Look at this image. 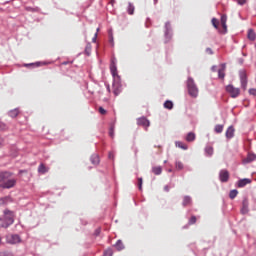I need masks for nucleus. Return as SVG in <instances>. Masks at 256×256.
<instances>
[{"label":"nucleus","mask_w":256,"mask_h":256,"mask_svg":"<svg viewBox=\"0 0 256 256\" xmlns=\"http://www.w3.org/2000/svg\"><path fill=\"white\" fill-rule=\"evenodd\" d=\"M13 177V172L1 171L0 172V184L2 189H13L17 185V180Z\"/></svg>","instance_id":"1"},{"label":"nucleus","mask_w":256,"mask_h":256,"mask_svg":"<svg viewBox=\"0 0 256 256\" xmlns=\"http://www.w3.org/2000/svg\"><path fill=\"white\" fill-rule=\"evenodd\" d=\"M15 223V213L9 209L4 210V217H0V227L7 229Z\"/></svg>","instance_id":"2"},{"label":"nucleus","mask_w":256,"mask_h":256,"mask_svg":"<svg viewBox=\"0 0 256 256\" xmlns=\"http://www.w3.org/2000/svg\"><path fill=\"white\" fill-rule=\"evenodd\" d=\"M187 89L190 97H197V95H199V89L192 77H188Z\"/></svg>","instance_id":"3"},{"label":"nucleus","mask_w":256,"mask_h":256,"mask_svg":"<svg viewBox=\"0 0 256 256\" xmlns=\"http://www.w3.org/2000/svg\"><path fill=\"white\" fill-rule=\"evenodd\" d=\"M226 91L229 93L232 99H237L238 95H241V90L239 88H235V86L229 84L226 86Z\"/></svg>","instance_id":"4"},{"label":"nucleus","mask_w":256,"mask_h":256,"mask_svg":"<svg viewBox=\"0 0 256 256\" xmlns=\"http://www.w3.org/2000/svg\"><path fill=\"white\" fill-rule=\"evenodd\" d=\"M239 77H240L241 88L243 89V91H247V71L240 70Z\"/></svg>","instance_id":"5"},{"label":"nucleus","mask_w":256,"mask_h":256,"mask_svg":"<svg viewBox=\"0 0 256 256\" xmlns=\"http://www.w3.org/2000/svg\"><path fill=\"white\" fill-rule=\"evenodd\" d=\"M137 125L139 127H144V129H147V127L151 125V122L149 121V119L143 116L137 119Z\"/></svg>","instance_id":"6"},{"label":"nucleus","mask_w":256,"mask_h":256,"mask_svg":"<svg viewBox=\"0 0 256 256\" xmlns=\"http://www.w3.org/2000/svg\"><path fill=\"white\" fill-rule=\"evenodd\" d=\"M219 180L221 183H227L229 181V171L227 169L220 170Z\"/></svg>","instance_id":"7"},{"label":"nucleus","mask_w":256,"mask_h":256,"mask_svg":"<svg viewBox=\"0 0 256 256\" xmlns=\"http://www.w3.org/2000/svg\"><path fill=\"white\" fill-rule=\"evenodd\" d=\"M242 215H247L249 213V199L244 198L242 201V208H241Z\"/></svg>","instance_id":"8"},{"label":"nucleus","mask_w":256,"mask_h":256,"mask_svg":"<svg viewBox=\"0 0 256 256\" xmlns=\"http://www.w3.org/2000/svg\"><path fill=\"white\" fill-rule=\"evenodd\" d=\"M250 183H252L251 179L243 178V179L238 180L236 185H237L238 188H243L247 185H250Z\"/></svg>","instance_id":"9"},{"label":"nucleus","mask_w":256,"mask_h":256,"mask_svg":"<svg viewBox=\"0 0 256 256\" xmlns=\"http://www.w3.org/2000/svg\"><path fill=\"white\" fill-rule=\"evenodd\" d=\"M7 243H10V245H15L16 243H21V237L17 234H14L11 236L10 239L7 240Z\"/></svg>","instance_id":"10"},{"label":"nucleus","mask_w":256,"mask_h":256,"mask_svg":"<svg viewBox=\"0 0 256 256\" xmlns=\"http://www.w3.org/2000/svg\"><path fill=\"white\" fill-rule=\"evenodd\" d=\"M225 135L226 138L233 139V137H235V128L233 126H229Z\"/></svg>","instance_id":"11"},{"label":"nucleus","mask_w":256,"mask_h":256,"mask_svg":"<svg viewBox=\"0 0 256 256\" xmlns=\"http://www.w3.org/2000/svg\"><path fill=\"white\" fill-rule=\"evenodd\" d=\"M90 161H91L92 165H95L97 167V165H99V163H101L99 154H92L90 157Z\"/></svg>","instance_id":"12"},{"label":"nucleus","mask_w":256,"mask_h":256,"mask_svg":"<svg viewBox=\"0 0 256 256\" xmlns=\"http://www.w3.org/2000/svg\"><path fill=\"white\" fill-rule=\"evenodd\" d=\"M182 205L183 207H190V205H193V199L191 196H184Z\"/></svg>","instance_id":"13"},{"label":"nucleus","mask_w":256,"mask_h":256,"mask_svg":"<svg viewBox=\"0 0 256 256\" xmlns=\"http://www.w3.org/2000/svg\"><path fill=\"white\" fill-rule=\"evenodd\" d=\"M165 37L171 39V22L165 23Z\"/></svg>","instance_id":"14"},{"label":"nucleus","mask_w":256,"mask_h":256,"mask_svg":"<svg viewBox=\"0 0 256 256\" xmlns=\"http://www.w3.org/2000/svg\"><path fill=\"white\" fill-rule=\"evenodd\" d=\"M227 68L226 64H221V69L218 70L219 79H225V69Z\"/></svg>","instance_id":"15"},{"label":"nucleus","mask_w":256,"mask_h":256,"mask_svg":"<svg viewBox=\"0 0 256 256\" xmlns=\"http://www.w3.org/2000/svg\"><path fill=\"white\" fill-rule=\"evenodd\" d=\"M114 247L116 251H123V249H125V244H123V241L117 240V242L114 244Z\"/></svg>","instance_id":"16"},{"label":"nucleus","mask_w":256,"mask_h":256,"mask_svg":"<svg viewBox=\"0 0 256 256\" xmlns=\"http://www.w3.org/2000/svg\"><path fill=\"white\" fill-rule=\"evenodd\" d=\"M253 161H256V155L248 154L247 157L243 160V163H253Z\"/></svg>","instance_id":"17"},{"label":"nucleus","mask_w":256,"mask_h":256,"mask_svg":"<svg viewBox=\"0 0 256 256\" xmlns=\"http://www.w3.org/2000/svg\"><path fill=\"white\" fill-rule=\"evenodd\" d=\"M19 113H20L19 108H15V109H13V110H10V111L8 112V115H9V117H11L12 119H15V117H18Z\"/></svg>","instance_id":"18"},{"label":"nucleus","mask_w":256,"mask_h":256,"mask_svg":"<svg viewBox=\"0 0 256 256\" xmlns=\"http://www.w3.org/2000/svg\"><path fill=\"white\" fill-rule=\"evenodd\" d=\"M152 173L154 175H161V173H163V167H161V166L152 167Z\"/></svg>","instance_id":"19"},{"label":"nucleus","mask_w":256,"mask_h":256,"mask_svg":"<svg viewBox=\"0 0 256 256\" xmlns=\"http://www.w3.org/2000/svg\"><path fill=\"white\" fill-rule=\"evenodd\" d=\"M247 37H248L249 41H255V39H256L255 30L249 29Z\"/></svg>","instance_id":"20"},{"label":"nucleus","mask_w":256,"mask_h":256,"mask_svg":"<svg viewBox=\"0 0 256 256\" xmlns=\"http://www.w3.org/2000/svg\"><path fill=\"white\" fill-rule=\"evenodd\" d=\"M113 93L117 97L121 93V85L113 83Z\"/></svg>","instance_id":"21"},{"label":"nucleus","mask_w":256,"mask_h":256,"mask_svg":"<svg viewBox=\"0 0 256 256\" xmlns=\"http://www.w3.org/2000/svg\"><path fill=\"white\" fill-rule=\"evenodd\" d=\"M175 145H176V147H179V149H183L184 151H187V149H189L187 144H185V143H183L181 141H176Z\"/></svg>","instance_id":"22"},{"label":"nucleus","mask_w":256,"mask_h":256,"mask_svg":"<svg viewBox=\"0 0 256 256\" xmlns=\"http://www.w3.org/2000/svg\"><path fill=\"white\" fill-rule=\"evenodd\" d=\"M127 13L128 15H134L135 13V6L131 2L128 3Z\"/></svg>","instance_id":"23"},{"label":"nucleus","mask_w":256,"mask_h":256,"mask_svg":"<svg viewBox=\"0 0 256 256\" xmlns=\"http://www.w3.org/2000/svg\"><path fill=\"white\" fill-rule=\"evenodd\" d=\"M48 169L45 166V164H40L38 167V173H41L42 175H45V173H47Z\"/></svg>","instance_id":"24"},{"label":"nucleus","mask_w":256,"mask_h":256,"mask_svg":"<svg viewBox=\"0 0 256 256\" xmlns=\"http://www.w3.org/2000/svg\"><path fill=\"white\" fill-rule=\"evenodd\" d=\"M186 141H188V143L195 141V133L189 132L186 136Z\"/></svg>","instance_id":"25"},{"label":"nucleus","mask_w":256,"mask_h":256,"mask_svg":"<svg viewBox=\"0 0 256 256\" xmlns=\"http://www.w3.org/2000/svg\"><path fill=\"white\" fill-rule=\"evenodd\" d=\"M41 65H45V62H36V63L24 64V67H41Z\"/></svg>","instance_id":"26"},{"label":"nucleus","mask_w":256,"mask_h":256,"mask_svg":"<svg viewBox=\"0 0 256 256\" xmlns=\"http://www.w3.org/2000/svg\"><path fill=\"white\" fill-rule=\"evenodd\" d=\"M110 71L113 77H119V74H117V65H110Z\"/></svg>","instance_id":"27"},{"label":"nucleus","mask_w":256,"mask_h":256,"mask_svg":"<svg viewBox=\"0 0 256 256\" xmlns=\"http://www.w3.org/2000/svg\"><path fill=\"white\" fill-rule=\"evenodd\" d=\"M85 55H87V57H89V55H91V43H87L85 50H84Z\"/></svg>","instance_id":"28"},{"label":"nucleus","mask_w":256,"mask_h":256,"mask_svg":"<svg viewBox=\"0 0 256 256\" xmlns=\"http://www.w3.org/2000/svg\"><path fill=\"white\" fill-rule=\"evenodd\" d=\"M224 125L217 124L214 128L215 133H223Z\"/></svg>","instance_id":"29"},{"label":"nucleus","mask_w":256,"mask_h":256,"mask_svg":"<svg viewBox=\"0 0 256 256\" xmlns=\"http://www.w3.org/2000/svg\"><path fill=\"white\" fill-rule=\"evenodd\" d=\"M205 153L208 157H211L213 155V147L212 146H206Z\"/></svg>","instance_id":"30"},{"label":"nucleus","mask_w":256,"mask_h":256,"mask_svg":"<svg viewBox=\"0 0 256 256\" xmlns=\"http://www.w3.org/2000/svg\"><path fill=\"white\" fill-rule=\"evenodd\" d=\"M109 135L111 139L115 137V124H111L110 129H109Z\"/></svg>","instance_id":"31"},{"label":"nucleus","mask_w":256,"mask_h":256,"mask_svg":"<svg viewBox=\"0 0 256 256\" xmlns=\"http://www.w3.org/2000/svg\"><path fill=\"white\" fill-rule=\"evenodd\" d=\"M237 195H239V191L237 189L231 190L229 193L230 199H235V197H237Z\"/></svg>","instance_id":"32"},{"label":"nucleus","mask_w":256,"mask_h":256,"mask_svg":"<svg viewBox=\"0 0 256 256\" xmlns=\"http://www.w3.org/2000/svg\"><path fill=\"white\" fill-rule=\"evenodd\" d=\"M164 107L165 109H173V102L171 100H167L165 103H164Z\"/></svg>","instance_id":"33"},{"label":"nucleus","mask_w":256,"mask_h":256,"mask_svg":"<svg viewBox=\"0 0 256 256\" xmlns=\"http://www.w3.org/2000/svg\"><path fill=\"white\" fill-rule=\"evenodd\" d=\"M175 167H176L177 171H183V168H184L183 162H181V161H176Z\"/></svg>","instance_id":"34"},{"label":"nucleus","mask_w":256,"mask_h":256,"mask_svg":"<svg viewBox=\"0 0 256 256\" xmlns=\"http://www.w3.org/2000/svg\"><path fill=\"white\" fill-rule=\"evenodd\" d=\"M195 223H197V216L192 215L188 220V225H195Z\"/></svg>","instance_id":"35"},{"label":"nucleus","mask_w":256,"mask_h":256,"mask_svg":"<svg viewBox=\"0 0 256 256\" xmlns=\"http://www.w3.org/2000/svg\"><path fill=\"white\" fill-rule=\"evenodd\" d=\"M103 256H113V249L108 248L104 251Z\"/></svg>","instance_id":"36"},{"label":"nucleus","mask_w":256,"mask_h":256,"mask_svg":"<svg viewBox=\"0 0 256 256\" xmlns=\"http://www.w3.org/2000/svg\"><path fill=\"white\" fill-rule=\"evenodd\" d=\"M0 256H14L13 252L6 250V251H1Z\"/></svg>","instance_id":"37"},{"label":"nucleus","mask_w":256,"mask_h":256,"mask_svg":"<svg viewBox=\"0 0 256 256\" xmlns=\"http://www.w3.org/2000/svg\"><path fill=\"white\" fill-rule=\"evenodd\" d=\"M212 25L215 29H219V21L217 18H212Z\"/></svg>","instance_id":"38"},{"label":"nucleus","mask_w":256,"mask_h":256,"mask_svg":"<svg viewBox=\"0 0 256 256\" xmlns=\"http://www.w3.org/2000/svg\"><path fill=\"white\" fill-rule=\"evenodd\" d=\"M26 11H30L31 13H39V8L26 7Z\"/></svg>","instance_id":"39"},{"label":"nucleus","mask_w":256,"mask_h":256,"mask_svg":"<svg viewBox=\"0 0 256 256\" xmlns=\"http://www.w3.org/2000/svg\"><path fill=\"white\" fill-rule=\"evenodd\" d=\"M9 199H11V197L6 196L0 199V203L1 205H6V203L9 201Z\"/></svg>","instance_id":"40"},{"label":"nucleus","mask_w":256,"mask_h":256,"mask_svg":"<svg viewBox=\"0 0 256 256\" xmlns=\"http://www.w3.org/2000/svg\"><path fill=\"white\" fill-rule=\"evenodd\" d=\"M9 129V127L7 126V124L0 122V131H7Z\"/></svg>","instance_id":"41"},{"label":"nucleus","mask_w":256,"mask_h":256,"mask_svg":"<svg viewBox=\"0 0 256 256\" xmlns=\"http://www.w3.org/2000/svg\"><path fill=\"white\" fill-rule=\"evenodd\" d=\"M138 189L143 191V178H138Z\"/></svg>","instance_id":"42"},{"label":"nucleus","mask_w":256,"mask_h":256,"mask_svg":"<svg viewBox=\"0 0 256 256\" xmlns=\"http://www.w3.org/2000/svg\"><path fill=\"white\" fill-rule=\"evenodd\" d=\"M220 21L221 25L227 24V15H222Z\"/></svg>","instance_id":"43"},{"label":"nucleus","mask_w":256,"mask_h":256,"mask_svg":"<svg viewBox=\"0 0 256 256\" xmlns=\"http://www.w3.org/2000/svg\"><path fill=\"white\" fill-rule=\"evenodd\" d=\"M98 111L100 115H107V110H105L103 107H99Z\"/></svg>","instance_id":"44"},{"label":"nucleus","mask_w":256,"mask_h":256,"mask_svg":"<svg viewBox=\"0 0 256 256\" xmlns=\"http://www.w3.org/2000/svg\"><path fill=\"white\" fill-rule=\"evenodd\" d=\"M248 93H249V95H253L254 97H256V89L255 88H250Z\"/></svg>","instance_id":"45"},{"label":"nucleus","mask_w":256,"mask_h":256,"mask_svg":"<svg viewBox=\"0 0 256 256\" xmlns=\"http://www.w3.org/2000/svg\"><path fill=\"white\" fill-rule=\"evenodd\" d=\"M94 235H96V237L101 235V228H97L94 232Z\"/></svg>","instance_id":"46"},{"label":"nucleus","mask_w":256,"mask_h":256,"mask_svg":"<svg viewBox=\"0 0 256 256\" xmlns=\"http://www.w3.org/2000/svg\"><path fill=\"white\" fill-rule=\"evenodd\" d=\"M238 5H245L247 3V0H237Z\"/></svg>","instance_id":"47"},{"label":"nucleus","mask_w":256,"mask_h":256,"mask_svg":"<svg viewBox=\"0 0 256 256\" xmlns=\"http://www.w3.org/2000/svg\"><path fill=\"white\" fill-rule=\"evenodd\" d=\"M61 65H73V61H64Z\"/></svg>","instance_id":"48"},{"label":"nucleus","mask_w":256,"mask_h":256,"mask_svg":"<svg viewBox=\"0 0 256 256\" xmlns=\"http://www.w3.org/2000/svg\"><path fill=\"white\" fill-rule=\"evenodd\" d=\"M109 41L110 43H113V32H109Z\"/></svg>","instance_id":"49"},{"label":"nucleus","mask_w":256,"mask_h":256,"mask_svg":"<svg viewBox=\"0 0 256 256\" xmlns=\"http://www.w3.org/2000/svg\"><path fill=\"white\" fill-rule=\"evenodd\" d=\"M206 53H208V55H213V49L206 48Z\"/></svg>","instance_id":"50"},{"label":"nucleus","mask_w":256,"mask_h":256,"mask_svg":"<svg viewBox=\"0 0 256 256\" xmlns=\"http://www.w3.org/2000/svg\"><path fill=\"white\" fill-rule=\"evenodd\" d=\"M108 159H115V154H113V152H109Z\"/></svg>","instance_id":"51"},{"label":"nucleus","mask_w":256,"mask_h":256,"mask_svg":"<svg viewBox=\"0 0 256 256\" xmlns=\"http://www.w3.org/2000/svg\"><path fill=\"white\" fill-rule=\"evenodd\" d=\"M222 28H223V33H227V24H222Z\"/></svg>","instance_id":"52"},{"label":"nucleus","mask_w":256,"mask_h":256,"mask_svg":"<svg viewBox=\"0 0 256 256\" xmlns=\"http://www.w3.org/2000/svg\"><path fill=\"white\" fill-rule=\"evenodd\" d=\"M92 43H97V32L95 33L94 37L92 38Z\"/></svg>","instance_id":"53"},{"label":"nucleus","mask_w":256,"mask_h":256,"mask_svg":"<svg viewBox=\"0 0 256 256\" xmlns=\"http://www.w3.org/2000/svg\"><path fill=\"white\" fill-rule=\"evenodd\" d=\"M170 189L171 187H169V185L164 186V191H166V193H169Z\"/></svg>","instance_id":"54"},{"label":"nucleus","mask_w":256,"mask_h":256,"mask_svg":"<svg viewBox=\"0 0 256 256\" xmlns=\"http://www.w3.org/2000/svg\"><path fill=\"white\" fill-rule=\"evenodd\" d=\"M110 65H117V61H116L115 58H113V59L111 60V64H110Z\"/></svg>","instance_id":"55"},{"label":"nucleus","mask_w":256,"mask_h":256,"mask_svg":"<svg viewBox=\"0 0 256 256\" xmlns=\"http://www.w3.org/2000/svg\"><path fill=\"white\" fill-rule=\"evenodd\" d=\"M23 173H27V170H20V171H19V174H20V175L23 174Z\"/></svg>","instance_id":"56"},{"label":"nucleus","mask_w":256,"mask_h":256,"mask_svg":"<svg viewBox=\"0 0 256 256\" xmlns=\"http://www.w3.org/2000/svg\"><path fill=\"white\" fill-rule=\"evenodd\" d=\"M211 69H212V71H214V72H215V71H217V66H212V68H211Z\"/></svg>","instance_id":"57"},{"label":"nucleus","mask_w":256,"mask_h":256,"mask_svg":"<svg viewBox=\"0 0 256 256\" xmlns=\"http://www.w3.org/2000/svg\"><path fill=\"white\" fill-rule=\"evenodd\" d=\"M107 91L108 93H111V87L109 85H107Z\"/></svg>","instance_id":"58"},{"label":"nucleus","mask_w":256,"mask_h":256,"mask_svg":"<svg viewBox=\"0 0 256 256\" xmlns=\"http://www.w3.org/2000/svg\"><path fill=\"white\" fill-rule=\"evenodd\" d=\"M0 189H3V185L0 183Z\"/></svg>","instance_id":"59"},{"label":"nucleus","mask_w":256,"mask_h":256,"mask_svg":"<svg viewBox=\"0 0 256 256\" xmlns=\"http://www.w3.org/2000/svg\"><path fill=\"white\" fill-rule=\"evenodd\" d=\"M159 0H154V3H157Z\"/></svg>","instance_id":"60"},{"label":"nucleus","mask_w":256,"mask_h":256,"mask_svg":"<svg viewBox=\"0 0 256 256\" xmlns=\"http://www.w3.org/2000/svg\"><path fill=\"white\" fill-rule=\"evenodd\" d=\"M168 171H169V173H171V171H173V170H172V169H169Z\"/></svg>","instance_id":"61"},{"label":"nucleus","mask_w":256,"mask_h":256,"mask_svg":"<svg viewBox=\"0 0 256 256\" xmlns=\"http://www.w3.org/2000/svg\"><path fill=\"white\" fill-rule=\"evenodd\" d=\"M112 3H115V0H112Z\"/></svg>","instance_id":"62"}]
</instances>
